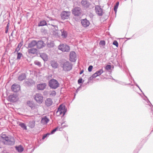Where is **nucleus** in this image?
Segmentation results:
<instances>
[{
  "label": "nucleus",
  "instance_id": "1",
  "mask_svg": "<svg viewBox=\"0 0 153 153\" xmlns=\"http://www.w3.org/2000/svg\"><path fill=\"white\" fill-rule=\"evenodd\" d=\"M66 109L65 108V106L62 105H60L56 111V114L57 116H59L62 115L63 116L66 112Z\"/></svg>",
  "mask_w": 153,
  "mask_h": 153
},
{
  "label": "nucleus",
  "instance_id": "2",
  "mask_svg": "<svg viewBox=\"0 0 153 153\" xmlns=\"http://www.w3.org/2000/svg\"><path fill=\"white\" fill-rule=\"evenodd\" d=\"M48 85L51 88L56 89L59 86V84L57 80L53 79L49 81Z\"/></svg>",
  "mask_w": 153,
  "mask_h": 153
},
{
  "label": "nucleus",
  "instance_id": "3",
  "mask_svg": "<svg viewBox=\"0 0 153 153\" xmlns=\"http://www.w3.org/2000/svg\"><path fill=\"white\" fill-rule=\"evenodd\" d=\"M15 140L13 137H9L7 138L3 142L5 145H13L15 143Z\"/></svg>",
  "mask_w": 153,
  "mask_h": 153
},
{
  "label": "nucleus",
  "instance_id": "4",
  "mask_svg": "<svg viewBox=\"0 0 153 153\" xmlns=\"http://www.w3.org/2000/svg\"><path fill=\"white\" fill-rule=\"evenodd\" d=\"M82 11L81 8L79 7L74 8L72 10V13L75 16H79L82 15Z\"/></svg>",
  "mask_w": 153,
  "mask_h": 153
},
{
  "label": "nucleus",
  "instance_id": "5",
  "mask_svg": "<svg viewBox=\"0 0 153 153\" xmlns=\"http://www.w3.org/2000/svg\"><path fill=\"white\" fill-rule=\"evenodd\" d=\"M59 49L62 52H68L70 50V47L65 44H62L59 45L58 47Z\"/></svg>",
  "mask_w": 153,
  "mask_h": 153
},
{
  "label": "nucleus",
  "instance_id": "6",
  "mask_svg": "<svg viewBox=\"0 0 153 153\" xmlns=\"http://www.w3.org/2000/svg\"><path fill=\"white\" fill-rule=\"evenodd\" d=\"M62 68L65 71H69L72 69V64L69 62H66L63 64Z\"/></svg>",
  "mask_w": 153,
  "mask_h": 153
},
{
  "label": "nucleus",
  "instance_id": "7",
  "mask_svg": "<svg viewBox=\"0 0 153 153\" xmlns=\"http://www.w3.org/2000/svg\"><path fill=\"white\" fill-rule=\"evenodd\" d=\"M43 97L41 94L37 93L35 96L34 99L39 103H42L43 101Z\"/></svg>",
  "mask_w": 153,
  "mask_h": 153
},
{
  "label": "nucleus",
  "instance_id": "8",
  "mask_svg": "<svg viewBox=\"0 0 153 153\" xmlns=\"http://www.w3.org/2000/svg\"><path fill=\"white\" fill-rule=\"evenodd\" d=\"M71 13L69 11H63L61 14V17L63 19H68Z\"/></svg>",
  "mask_w": 153,
  "mask_h": 153
},
{
  "label": "nucleus",
  "instance_id": "9",
  "mask_svg": "<svg viewBox=\"0 0 153 153\" xmlns=\"http://www.w3.org/2000/svg\"><path fill=\"white\" fill-rule=\"evenodd\" d=\"M77 59L76 55L74 51L70 52L69 55V60L71 62H75Z\"/></svg>",
  "mask_w": 153,
  "mask_h": 153
},
{
  "label": "nucleus",
  "instance_id": "10",
  "mask_svg": "<svg viewBox=\"0 0 153 153\" xmlns=\"http://www.w3.org/2000/svg\"><path fill=\"white\" fill-rule=\"evenodd\" d=\"M95 10L96 14L99 16H101L103 14V10L100 6L96 5L95 7Z\"/></svg>",
  "mask_w": 153,
  "mask_h": 153
},
{
  "label": "nucleus",
  "instance_id": "11",
  "mask_svg": "<svg viewBox=\"0 0 153 153\" xmlns=\"http://www.w3.org/2000/svg\"><path fill=\"white\" fill-rule=\"evenodd\" d=\"M36 44L37 48L38 49H40L44 47L45 45L44 42L42 40H39L36 41Z\"/></svg>",
  "mask_w": 153,
  "mask_h": 153
},
{
  "label": "nucleus",
  "instance_id": "12",
  "mask_svg": "<svg viewBox=\"0 0 153 153\" xmlns=\"http://www.w3.org/2000/svg\"><path fill=\"white\" fill-rule=\"evenodd\" d=\"M81 21L82 26L84 27H87L90 25L89 21L86 19H82Z\"/></svg>",
  "mask_w": 153,
  "mask_h": 153
},
{
  "label": "nucleus",
  "instance_id": "13",
  "mask_svg": "<svg viewBox=\"0 0 153 153\" xmlns=\"http://www.w3.org/2000/svg\"><path fill=\"white\" fill-rule=\"evenodd\" d=\"M12 90L15 92H17L20 89L19 85L18 84H13L11 88Z\"/></svg>",
  "mask_w": 153,
  "mask_h": 153
},
{
  "label": "nucleus",
  "instance_id": "14",
  "mask_svg": "<svg viewBox=\"0 0 153 153\" xmlns=\"http://www.w3.org/2000/svg\"><path fill=\"white\" fill-rule=\"evenodd\" d=\"M47 84L45 83H42L38 84L37 85V88L38 90H43L45 88Z\"/></svg>",
  "mask_w": 153,
  "mask_h": 153
},
{
  "label": "nucleus",
  "instance_id": "15",
  "mask_svg": "<svg viewBox=\"0 0 153 153\" xmlns=\"http://www.w3.org/2000/svg\"><path fill=\"white\" fill-rule=\"evenodd\" d=\"M16 95H10L8 97V100L10 102H14L16 101Z\"/></svg>",
  "mask_w": 153,
  "mask_h": 153
},
{
  "label": "nucleus",
  "instance_id": "16",
  "mask_svg": "<svg viewBox=\"0 0 153 153\" xmlns=\"http://www.w3.org/2000/svg\"><path fill=\"white\" fill-rule=\"evenodd\" d=\"M36 40H32L28 43L27 48H33L36 45Z\"/></svg>",
  "mask_w": 153,
  "mask_h": 153
},
{
  "label": "nucleus",
  "instance_id": "17",
  "mask_svg": "<svg viewBox=\"0 0 153 153\" xmlns=\"http://www.w3.org/2000/svg\"><path fill=\"white\" fill-rule=\"evenodd\" d=\"M53 103V101L50 98H47L45 101V104L47 106H51Z\"/></svg>",
  "mask_w": 153,
  "mask_h": 153
},
{
  "label": "nucleus",
  "instance_id": "18",
  "mask_svg": "<svg viewBox=\"0 0 153 153\" xmlns=\"http://www.w3.org/2000/svg\"><path fill=\"white\" fill-rule=\"evenodd\" d=\"M82 6L85 7L87 8L90 5V4L86 0H82L81 1Z\"/></svg>",
  "mask_w": 153,
  "mask_h": 153
},
{
  "label": "nucleus",
  "instance_id": "19",
  "mask_svg": "<svg viewBox=\"0 0 153 153\" xmlns=\"http://www.w3.org/2000/svg\"><path fill=\"white\" fill-rule=\"evenodd\" d=\"M37 49L36 48H32L28 50V53L29 54H36L37 53Z\"/></svg>",
  "mask_w": 153,
  "mask_h": 153
},
{
  "label": "nucleus",
  "instance_id": "20",
  "mask_svg": "<svg viewBox=\"0 0 153 153\" xmlns=\"http://www.w3.org/2000/svg\"><path fill=\"white\" fill-rule=\"evenodd\" d=\"M49 120L46 117H45L42 118L41 120V123L43 125L49 122Z\"/></svg>",
  "mask_w": 153,
  "mask_h": 153
},
{
  "label": "nucleus",
  "instance_id": "21",
  "mask_svg": "<svg viewBox=\"0 0 153 153\" xmlns=\"http://www.w3.org/2000/svg\"><path fill=\"white\" fill-rule=\"evenodd\" d=\"M103 72V71L102 69L97 71L95 73L93 74V76L94 77H96L97 76L100 75Z\"/></svg>",
  "mask_w": 153,
  "mask_h": 153
},
{
  "label": "nucleus",
  "instance_id": "22",
  "mask_svg": "<svg viewBox=\"0 0 153 153\" xmlns=\"http://www.w3.org/2000/svg\"><path fill=\"white\" fill-rule=\"evenodd\" d=\"M26 78V74L24 73H22L19 75L18 77V80H19L22 81L24 80Z\"/></svg>",
  "mask_w": 153,
  "mask_h": 153
},
{
  "label": "nucleus",
  "instance_id": "23",
  "mask_svg": "<svg viewBox=\"0 0 153 153\" xmlns=\"http://www.w3.org/2000/svg\"><path fill=\"white\" fill-rule=\"evenodd\" d=\"M51 64L52 67L54 68H56L58 66V64L55 61H52L51 62Z\"/></svg>",
  "mask_w": 153,
  "mask_h": 153
},
{
  "label": "nucleus",
  "instance_id": "24",
  "mask_svg": "<svg viewBox=\"0 0 153 153\" xmlns=\"http://www.w3.org/2000/svg\"><path fill=\"white\" fill-rule=\"evenodd\" d=\"M50 25V24H49ZM48 24H47L46 21L45 20H41L40 21L39 23L38 24L39 26H42L45 25H48Z\"/></svg>",
  "mask_w": 153,
  "mask_h": 153
},
{
  "label": "nucleus",
  "instance_id": "25",
  "mask_svg": "<svg viewBox=\"0 0 153 153\" xmlns=\"http://www.w3.org/2000/svg\"><path fill=\"white\" fill-rule=\"evenodd\" d=\"M16 150L19 152L21 153L23 151L24 149L21 145L16 146Z\"/></svg>",
  "mask_w": 153,
  "mask_h": 153
},
{
  "label": "nucleus",
  "instance_id": "26",
  "mask_svg": "<svg viewBox=\"0 0 153 153\" xmlns=\"http://www.w3.org/2000/svg\"><path fill=\"white\" fill-rule=\"evenodd\" d=\"M61 32L62 33L61 36L62 37L66 38L67 37L68 34L66 31L63 29H62L61 30Z\"/></svg>",
  "mask_w": 153,
  "mask_h": 153
},
{
  "label": "nucleus",
  "instance_id": "27",
  "mask_svg": "<svg viewBox=\"0 0 153 153\" xmlns=\"http://www.w3.org/2000/svg\"><path fill=\"white\" fill-rule=\"evenodd\" d=\"M19 125L23 129L25 130L27 129V126L25 123H19Z\"/></svg>",
  "mask_w": 153,
  "mask_h": 153
},
{
  "label": "nucleus",
  "instance_id": "28",
  "mask_svg": "<svg viewBox=\"0 0 153 153\" xmlns=\"http://www.w3.org/2000/svg\"><path fill=\"white\" fill-rule=\"evenodd\" d=\"M40 56L44 60H46L48 58L46 54L45 53H41Z\"/></svg>",
  "mask_w": 153,
  "mask_h": 153
},
{
  "label": "nucleus",
  "instance_id": "29",
  "mask_svg": "<svg viewBox=\"0 0 153 153\" xmlns=\"http://www.w3.org/2000/svg\"><path fill=\"white\" fill-rule=\"evenodd\" d=\"M35 126V122L34 121H30L29 123V126L30 128H33Z\"/></svg>",
  "mask_w": 153,
  "mask_h": 153
},
{
  "label": "nucleus",
  "instance_id": "30",
  "mask_svg": "<svg viewBox=\"0 0 153 153\" xmlns=\"http://www.w3.org/2000/svg\"><path fill=\"white\" fill-rule=\"evenodd\" d=\"M1 140H2L3 142L4 141L8 136H7L6 134L2 133L1 135Z\"/></svg>",
  "mask_w": 153,
  "mask_h": 153
},
{
  "label": "nucleus",
  "instance_id": "31",
  "mask_svg": "<svg viewBox=\"0 0 153 153\" xmlns=\"http://www.w3.org/2000/svg\"><path fill=\"white\" fill-rule=\"evenodd\" d=\"M22 56H23V55L22 53L20 52L17 53V59L18 60L20 59Z\"/></svg>",
  "mask_w": 153,
  "mask_h": 153
},
{
  "label": "nucleus",
  "instance_id": "32",
  "mask_svg": "<svg viewBox=\"0 0 153 153\" xmlns=\"http://www.w3.org/2000/svg\"><path fill=\"white\" fill-rule=\"evenodd\" d=\"M34 63L35 65L38 66L39 67H41L42 66L41 63L37 60L35 61L34 62Z\"/></svg>",
  "mask_w": 153,
  "mask_h": 153
},
{
  "label": "nucleus",
  "instance_id": "33",
  "mask_svg": "<svg viewBox=\"0 0 153 153\" xmlns=\"http://www.w3.org/2000/svg\"><path fill=\"white\" fill-rule=\"evenodd\" d=\"M56 93L55 91H53L50 92L49 94L51 96H54L56 95Z\"/></svg>",
  "mask_w": 153,
  "mask_h": 153
},
{
  "label": "nucleus",
  "instance_id": "34",
  "mask_svg": "<svg viewBox=\"0 0 153 153\" xmlns=\"http://www.w3.org/2000/svg\"><path fill=\"white\" fill-rule=\"evenodd\" d=\"M48 46L50 48L53 47L54 46V44L52 42L49 43L48 44Z\"/></svg>",
  "mask_w": 153,
  "mask_h": 153
},
{
  "label": "nucleus",
  "instance_id": "35",
  "mask_svg": "<svg viewBox=\"0 0 153 153\" xmlns=\"http://www.w3.org/2000/svg\"><path fill=\"white\" fill-rule=\"evenodd\" d=\"M51 134L50 133H47L45 134L42 137V139H44L45 138L48 137Z\"/></svg>",
  "mask_w": 153,
  "mask_h": 153
},
{
  "label": "nucleus",
  "instance_id": "36",
  "mask_svg": "<svg viewBox=\"0 0 153 153\" xmlns=\"http://www.w3.org/2000/svg\"><path fill=\"white\" fill-rule=\"evenodd\" d=\"M99 44L102 46H104L105 45V41L101 40L100 41L99 43Z\"/></svg>",
  "mask_w": 153,
  "mask_h": 153
},
{
  "label": "nucleus",
  "instance_id": "37",
  "mask_svg": "<svg viewBox=\"0 0 153 153\" xmlns=\"http://www.w3.org/2000/svg\"><path fill=\"white\" fill-rule=\"evenodd\" d=\"M59 128L57 127L55 128L50 133L51 134H53Z\"/></svg>",
  "mask_w": 153,
  "mask_h": 153
},
{
  "label": "nucleus",
  "instance_id": "38",
  "mask_svg": "<svg viewBox=\"0 0 153 153\" xmlns=\"http://www.w3.org/2000/svg\"><path fill=\"white\" fill-rule=\"evenodd\" d=\"M9 23H8L6 27V29H5V33H7L8 31V29H9Z\"/></svg>",
  "mask_w": 153,
  "mask_h": 153
},
{
  "label": "nucleus",
  "instance_id": "39",
  "mask_svg": "<svg viewBox=\"0 0 153 153\" xmlns=\"http://www.w3.org/2000/svg\"><path fill=\"white\" fill-rule=\"evenodd\" d=\"M111 68V66L110 65H107L105 66V68L107 70L110 69Z\"/></svg>",
  "mask_w": 153,
  "mask_h": 153
},
{
  "label": "nucleus",
  "instance_id": "40",
  "mask_svg": "<svg viewBox=\"0 0 153 153\" xmlns=\"http://www.w3.org/2000/svg\"><path fill=\"white\" fill-rule=\"evenodd\" d=\"M113 44L115 45L116 47H118V43L117 41H114L113 43Z\"/></svg>",
  "mask_w": 153,
  "mask_h": 153
},
{
  "label": "nucleus",
  "instance_id": "41",
  "mask_svg": "<svg viewBox=\"0 0 153 153\" xmlns=\"http://www.w3.org/2000/svg\"><path fill=\"white\" fill-rule=\"evenodd\" d=\"M93 68V66L92 65H90L88 68V71L91 72L92 71Z\"/></svg>",
  "mask_w": 153,
  "mask_h": 153
},
{
  "label": "nucleus",
  "instance_id": "42",
  "mask_svg": "<svg viewBox=\"0 0 153 153\" xmlns=\"http://www.w3.org/2000/svg\"><path fill=\"white\" fill-rule=\"evenodd\" d=\"M118 6L116 5H115L114 7V10L115 13H116L117 11V9L118 7Z\"/></svg>",
  "mask_w": 153,
  "mask_h": 153
},
{
  "label": "nucleus",
  "instance_id": "43",
  "mask_svg": "<svg viewBox=\"0 0 153 153\" xmlns=\"http://www.w3.org/2000/svg\"><path fill=\"white\" fill-rule=\"evenodd\" d=\"M82 78H80L78 80V84H79L81 83L82 82Z\"/></svg>",
  "mask_w": 153,
  "mask_h": 153
},
{
  "label": "nucleus",
  "instance_id": "44",
  "mask_svg": "<svg viewBox=\"0 0 153 153\" xmlns=\"http://www.w3.org/2000/svg\"><path fill=\"white\" fill-rule=\"evenodd\" d=\"M20 48H16L15 50L14 53H15L16 52H17L18 53V51H19V50H20Z\"/></svg>",
  "mask_w": 153,
  "mask_h": 153
},
{
  "label": "nucleus",
  "instance_id": "45",
  "mask_svg": "<svg viewBox=\"0 0 153 153\" xmlns=\"http://www.w3.org/2000/svg\"><path fill=\"white\" fill-rule=\"evenodd\" d=\"M58 31L57 30H56L55 31V33L54 35L56 36H58Z\"/></svg>",
  "mask_w": 153,
  "mask_h": 153
},
{
  "label": "nucleus",
  "instance_id": "46",
  "mask_svg": "<svg viewBox=\"0 0 153 153\" xmlns=\"http://www.w3.org/2000/svg\"><path fill=\"white\" fill-rule=\"evenodd\" d=\"M96 78V77H94V76H93V75L91 76L90 78H89V79H90V80H91L92 79H93V78Z\"/></svg>",
  "mask_w": 153,
  "mask_h": 153
},
{
  "label": "nucleus",
  "instance_id": "47",
  "mask_svg": "<svg viewBox=\"0 0 153 153\" xmlns=\"http://www.w3.org/2000/svg\"><path fill=\"white\" fill-rule=\"evenodd\" d=\"M135 85L139 89L142 91L141 90L140 88L139 85L136 83H135Z\"/></svg>",
  "mask_w": 153,
  "mask_h": 153
},
{
  "label": "nucleus",
  "instance_id": "48",
  "mask_svg": "<svg viewBox=\"0 0 153 153\" xmlns=\"http://www.w3.org/2000/svg\"><path fill=\"white\" fill-rule=\"evenodd\" d=\"M83 70H82L81 71H80V72L79 73V74H82L83 73Z\"/></svg>",
  "mask_w": 153,
  "mask_h": 153
},
{
  "label": "nucleus",
  "instance_id": "49",
  "mask_svg": "<svg viewBox=\"0 0 153 153\" xmlns=\"http://www.w3.org/2000/svg\"><path fill=\"white\" fill-rule=\"evenodd\" d=\"M148 100V101H147V103L148 105H149V103H150L151 104V105H152V104L149 101V100L148 99H147Z\"/></svg>",
  "mask_w": 153,
  "mask_h": 153
},
{
  "label": "nucleus",
  "instance_id": "50",
  "mask_svg": "<svg viewBox=\"0 0 153 153\" xmlns=\"http://www.w3.org/2000/svg\"><path fill=\"white\" fill-rule=\"evenodd\" d=\"M119 4V2H116V4L115 5H116L118 6Z\"/></svg>",
  "mask_w": 153,
  "mask_h": 153
},
{
  "label": "nucleus",
  "instance_id": "51",
  "mask_svg": "<svg viewBox=\"0 0 153 153\" xmlns=\"http://www.w3.org/2000/svg\"><path fill=\"white\" fill-rule=\"evenodd\" d=\"M120 84H122V85H124V83L123 82H119Z\"/></svg>",
  "mask_w": 153,
  "mask_h": 153
},
{
  "label": "nucleus",
  "instance_id": "52",
  "mask_svg": "<svg viewBox=\"0 0 153 153\" xmlns=\"http://www.w3.org/2000/svg\"><path fill=\"white\" fill-rule=\"evenodd\" d=\"M76 93H74V98H75V96H76Z\"/></svg>",
  "mask_w": 153,
  "mask_h": 153
},
{
  "label": "nucleus",
  "instance_id": "53",
  "mask_svg": "<svg viewBox=\"0 0 153 153\" xmlns=\"http://www.w3.org/2000/svg\"><path fill=\"white\" fill-rule=\"evenodd\" d=\"M78 89H77L76 91V93H77L78 92Z\"/></svg>",
  "mask_w": 153,
  "mask_h": 153
},
{
  "label": "nucleus",
  "instance_id": "54",
  "mask_svg": "<svg viewBox=\"0 0 153 153\" xmlns=\"http://www.w3.org/2000/svg\"><path fill=\"white\" fill-rule=\"evenodd\" d=\"M20 46V44H19L18 45V46L17 48H20L19 46Z\"/></svg>",
  "mask_w": 153,
  "mask_h": 153
},
{
  "label": "nucleus",
  "instance_id": "55",
  "mask_svg": "<svg viewBox=\"0 0 153 153\" xmlns=\"http://www.w3.org/2000/svg\"><path fill=\"white\" fill-rule=\"evenodd\" d=\"M51 25L53 26L54 27H57V26H56V25Z\"/></svg>",
  "mask_w": 153,
  "mask_h": 153
},
{
  "label": "nucleus",
  "instance_id": "56",
  "mask_svg": "<svg viewBox=\"0 0 153 153\" xmlns=\"http://www.w3.org/2000/svg\"><path fill=\"white\" fill-rule=\"evenodd\" d=\"M65 126H62V128H64L65 127Z\"/></svg>",
  "mask_w": 153,
  "mask_h": 153
},
{
  "label": "nucleus",
  "instance_id": "57",
  "mask_svg": "<svg viewBox=\"0 0 153 153\" xmlns=\"http://www.w3.org/2000/svg\"><path fill=\"white\" fill-rule=\"evenodd\" d=\"M19 44H20V47L22 45V44H21V43H19Z\"/></svg>",
  "mask_w": 153,
  "mask_h": 153
},
{
  "label": "nucleus",
  "instance_id": "58",
  "mask_svg": "<svg viewBox=\"0 0 153 153\" xmlns=\"http://www.w3.org/2000/svg\"><path fill=\"white\" fill-rule=\"evenodd\" d=\"M5 153H9V152H6Z\"/></svg>",
  "mask_w": 153,
  "mask_h": 153
},
{
  "label": "nucleus",
  "instance_id": "59",
  "mask_svg": "<svg viewBox=\"0 0 153 153\" xmlns=\"http://www.w3.org/2000/svg\"><path fill=\"white\" fill-rule=\"evenodd\" d=\"M145 97H146V98H147L145 96Z\"/></svg>",
  "mask_w": 153,
  "mask_h": 153
}]
</instances>
